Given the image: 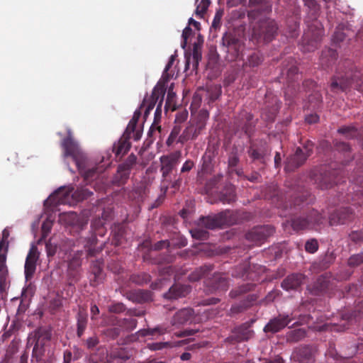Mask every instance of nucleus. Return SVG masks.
<instances>
[{"label":"nucleus","mask_w":363,"mask_h":363,"mask_svg":"<svg viewBox=\"0 0 363 363\" xmlns=\"http://www.w3.org/2000/svg\"><path fill=\"white\" fill-rule=\"evenodd\" d=\"M272 6L268 0H249L248 18L252 27V38L257 43H269L278 30L277 23L267 16Z\"/></svg>","instance_id":"nucleus-1"},{"label":"nucleus","mask_w":363,"mask_h":363,"mask_svg":"<svg viewBox=\"0 0 363 363\" xmlns=\"http://www.w3.org/2000/svg\"><path fill=\"white\" fill-rule=\"evenodd\" d=\"M62 147L64 150V157H71L75 162L81 175L86 182L96 179L99 174L102 173L105 168L104 165H98L91 168L86 167V156L79 148L77 143L73 139L71 132H68L67 138L62 142Z\"/></svg>","instance_id":"nucleus-2"},{"label":"nucleus","mask_w":363,"mask_h":363,"mask_svg":"<svg viewBox=\"0 0 363 363\" xmlns=\"http://www.w3.org/2000/svg\"><path fill=\"white\" fill-rule=\"evenodd\" d=\"M252 218L246 211L225 210L218 213H212L206 216H201L195 223L197 227H222L242 224L243 221Z\"/></svg>","instance_id":"nucleus-3"},{"label":"nucleus","mask_w":363,"mask_h":363,"mask_svg":"<svg viewBox=\"0 0 363 363\" xmlns=\"http://www.w3.org/2000/svg\"><path fill=\"white\" fill-rule=\"evenodd\" d=\"M352 86L359 91L363 90V75L354 67L346 71L344 74L337 73L332 79L330 89L333 92L345 91Z\"/></svg>","instance_id":"nucleus-4"},{"label":"nucleus","mask_w":363,"mask_h":363,"mask_svg":"<svg viewBox=\"0 0 363 363\" xmlns=\"http://www.w3.org/2000/svg\"><path fill=\"white\" fill-rule=\"evenodd\" d=\"M165 92L166 86L164 82H160L154 87L151 96H146L144 98L143 103L140 105V108H145L144 113L145 116L149 113V112L155 107L156 103L158 101V104L155 113V121L157 117H160L162 113V106Z\"/></svg>","instance_id":"nucleus-5"},{"label":"nucleus","mask_w":363,"mask_h":363,"mask_svg":"<svg viewBox=\"0 0 363 363\" xmlns=\"http://www.w3.org/2000/svg\"><path fill=\"white\" fill-rule=\"evenodd\" d=\"M247 152L252 162L260 164V169H264L267 161L269 160L271 150L265 140H250Z\"/></svg>","instance_id":"nucleus-6"},{"label":"nucleus","mask_w":363,"mask_h":363,"mask_svg":"<svg viewBox=\"0 0 363 363\" xmlns=\"http://www.w3.org/2000/svg\"><path fill=\"white\" fill-rule=\"evenodd\" d=\"M221 45L228 53L230 61L242 59L243 43L231 33H225L221 41Z\"/></svg>","instance_id":"nucleus-7"},{"label":"nucleus","mask_w":363,"mask_h":363,"mask_svg":"<svg viewBox=\"0 0 363 363\" xmlns=\"http://www.w3.org/2000/svg\"><path fill=\"white\" fill-rule=\"evenodd\" d=\"M74 188L71 186H61L55 190L45 201L44 206L47 208H55L59 205H74V199L72 193Z\"/></svg>","instance_id":"nucleus-8"},{"label":"nucleus","mask_w":363,"mask_h":363,"mask_svg":"<svg viewBox=\"0 0 363 363\" xmlns=\"http://www.w3.org/2000/svg\"><path fill=\"white\" fill-rule=\"evenodd\" d=\"M256 124L257 121L254 120V116L245 110H242L234 121L235 134L241 130L249 138H251L255 132Z\"/></svg>","instance_id":"nucleus-9"},{"label":"nucleus","mask_w":363,"mask_h":363,"mask_svg":"<svg viewBox=\"0 0 363 363\" xmlns=\"http://www.w3.org/2000/svg\"><path fill=\"white\" fill-rule=\"evenodd\" d=\"M181 155L180 151H175L169 155H162L160 157V172L163 178V183L171 182V179H169V175L179 163Z\"/></svg>","instance_id":"nucleus-10"},{"label":"nucleus","mask_w":363,"mask_h":363,"mask_svg":"<svg viewBox=\"0 0 363 363\" xmlns=\"http://www.w3.org/2000/svg\"><path fill=\"white\" fill-rule=\"evenodd\" d=\"M323 218L317 211L313 210L307 217L294 216L291 218V223H284L283 227H307L310 225H323Z\"/></svg>","instance_id":"nucleus-11"},{"label":"nucleus","mask_w":363,"mask_h":363,"mask_svg":"<svg viewBox=\"0 0 363 363\" xmlns=\"http://www.w3.org/2000/svg\"><path fill=\"white\" fill-rule=\"evenodd\" d=\"M9 231L4 228L0 239V282L6 281L8 269L6 264V255L9 248Z\"/></svg>","instance_id":"nucleus-12"},{"label":"nucleus","mask_w":363,"mask_h":363,"mask_svg":"<svg viewBox=\"0 0 363 363\" xmlns=\"http://www.w3.org/2000/svg\"><path fill=\"white\" fill-rule=\"evenodd\" d=\"M339 172L337 170L325 171L323 173L314 174L313 180L318 187L321 189H327L335 184L340 183L341 179L338 177Z\"/></svg>","instance_id":"nucleus-13"},{"label":"nucleus","mask_w":363,"mask_h":363,"mask_svg":"<svg viewBox=\"0 0 363 363\" xmlns=\"http://www.w3.org/2000/svg\"><path fill=\"white\" fill-rule=\"evenodd\" d=\"M323 35V30L321 24L318 22H315L314 24L308 26V30L304 34V41L306 42L311 48L308 50H313L317 48L321 38Z\"/></svg>","instance_id":"nucleus-14"},{"label":"nucleus","mask_w":363,"mask_h":363,"mask_svg":"<svg viewBox=\"0 0 363 363\" xmlns=\"http://www.w3.org/2000/svg\"><path fill=\"white\" fill-rule=\"evenodd\" d=\"M40 252L35 244H32L29 252L27 255L25 266L24 274L27 281L30 280L36 270V262L39 259Z\"/></svg>","instance_id":"nucleus-15"},{"label":"nucleus","mask_w":363,"mask_h":363,"mask_svg":"<svg viewBox=\"0 0 363 363\" xmlns=\"http://www.w3.org/2000/svg\"><path fill=\"white\" fill-rule=\"evenodd\" d=\"M294 319V317L292 316V314H279V315L269 321L264 326V331L272 333H277L288 325Z\"/></svg>","instance_id":"nucleus-16"},{"label":"nucleus","mask_w":363,"mask_h":363,"mask_svg":"<svg viewBox=\"0 0 363 363\" xmlns=\"http://www.w3.org/2000/svg\"><path fill=\"white\" fill-rule=\"evenodd\" d=\"M354 218V212L351 207H342L335 212L330 216V225H346Z\"/></svg>","instance_id":"nucleus-17"},{"label":"nucleus","mask_w":363,"mask_h":363,"mask_svg":"<svg viewBox=\"0 0 363 363\" xmlns=\"http://www.w3.org/2000/svg\"><path fill=\"white\" fill-rule=\"evenodd\" d=\"M206 284L211 293L217 291H225L229 286L228 278L222 273H214L213 277L206 281Z\"/></svg>","instance_id":"nucleus-18"},{"label":"nucleus","mask_w":363,"mask_h":363,"mask_svg":"<svg viewBox=\"0 0 363 363\" xmlns=\"http://www.w3.org/2000/svg\"><path fill=\"white\" fill-rule=\"evenodd\" d=\"M315 354V347L309 345H301L294 352V357L300 363H314Z\"/></svg>","instance_id":"nucleus-19"},{"label":"nucleus","mask_w":363,"mask_h":363,"mask_svg":"<svg viewBox=\"0 0 363 363\" xmlns=\"http://www.w3.org/2000/svg\"><path fill=\"white\" fill-rule=\"evenodd\" d=\"M333 283L330 281V278L327 274L320 276L311 289V293L314 295L318 296L321 294H332Z\"/></svg>","instance_id":"nucleus-20"},{"label":"nucleus","mask_w":363,"mask_h":363,"mask_svg":"<svg viewBox=\"0 0 363 363\" xmlns=\"http://www.w3.org/2000/svg\"><path fill=\"white\" fill-rule=\"evenodd\" d=\"M131 135V133L125 130L121 138L113 144L112 152L116 157L122 158L130 149V138Z\"/></svg>","instance_id":"nucleus-21"},{"label":"nucleus","mask_w":363,"mask_h":363,"mask_svg":"<svg viewBox=\"0 0 363 363\" xmlns=\"http://www.w3.org/2000/svg\"><path fill=\"white\" fill-rule=\"evenodd\" d=\"M308 157L301 147H297L294 154L287 159L285 169L289 172L294 171L301 166Z\"/></svg>","instance_id":"nucleus-22"},{"label":"nucleus","mask_w":363,"mask_h":363,"mask_svg":"<svg viewBox=\"0 0 363 363\" xmlns=\"http://www.w3.org/2000/svg\"><path fill=\"white\" fill-rule=\"evenodd\" d=\"M306 276L301 273H294L287 276L281 282V287L286 291L297 290L303 284Z\"/></svg>","instance_id":"nucleus-23"},{"label":"nucleus","mask_w":363,"mask_h":363,"mask_svg":"<svg viewBox=\"0 0 363 363\" xmlns=\"http://www.w3.org/2000/svg\"><path fill=\"white\" fill-rule=\"evenodd\" d=\"M194 315L192 308H184L178 311L172 317L171 324L173 326L179 328V326L191 321Z\"/></svg>","instance_id":"nucleus-24"},{"label":"nucleus","mask_w":363,"mask_h":363,"mask_svg":"<svg viewBox=\"0 0 363 363\" xmlns=\"http://www.w3.org/2000/svg\"><path fill=\"white\" fill-rule=\"evenodd\" d=\"M287 87L286 88V96L291 97L296 92V87L298 84L297 81L299 79L298 69L296 66H291L287 71Z\"/></svg>","instance_id":"nucleus-25"},{"label":"nucleus","mask_w":363,"mask_h":363,"mask_svg":"<svg viewBox=\"0 0 363 363\" xmlns=\"http://www.w3.org/2000/svg\"><path fill=\"white\" fill-rule=\"evenodd\" d=\"M46 341L43 340L42 338H38L34 335H30L28 339V344L34 343V347L32 352V357L35 358L37 362L41 360L42 357L45 352V345Z\"/></svg>","instance_id":"nucleus-26"},{"label":"nucleus","mask_w":363,"mask_h":363,"mask_svg":"<svg viewBox=\"0 0 363 363\" xmlns=\"http://www.w3.org/2000/svg\"><path fill=\"white\" fill-rule=\"evenodd\" d=\"M127 298L135 303H145L152 299V293L148 290L135 289L126 293Z\"/></svg>","instance_id":"nucleus-27"},{"label":"nucleus","mask_w":363,"mask_h":363,"mask_svg":"<svg viewBox=\"0 0 363 363\" xmlns=\"http://www.w3.org/2000/svg\"><path fill=\"white\" fill-rule=\"evenodd\" d=\"M201 37L199 36V40H200V38ZM203 43V39H201V43L198 41L197 43H194L193 45V51H192V56L186 57V68L189 67V65L191 63V60H192V69H197L200 60H201V45Z\"/></svg>","instance_id":"nucleus-28"},{"label":"nucleus","mask_w":363,"mask_h":363,"mask_svg":"<svg viewBox=\"0 0 363 363\" xmlns=\"http://www.w3.org/2000/svg\"><path fill=\"white\" fill-rule=\"evenodd\" d=\"M58 222L63 227H81L79 224V216L74 211L60 213Z\"/></svg>","instance_id":"nucleus-29"},{"label":"nucleus","mask_w":363,"mask_h":363,"mask_svg":"<svg viewBox=\"0 0 363 363\" xmlns=\"http://www.w3.org/2000/svg\"><path fill=\"white\" fill-rule=\"evenodd\" d=\"M191 291V288L187 285L174 284L164 294V297L169 299H177L180 297L186 296Z\"/></svg>","instance_id":"nucleus-30"},{"label":"nucleus","mask_w":363,"mask_h":363,"mask_svg":"<svg viewBox=\"0 0 363 363\" xmlns=\"http://www.w3.org/2000/svg\"><path fill=\"white\" fill-rule=\"evenodd\" d=\"M337 58V53L335 50L332 48H326L323 50L320 62L321 66L324 69L329 68L335 64Z\"/></svg>","instance_id":"nucleus-31"},{"label":"nucleus","mask_w":363,"mask_h":363,"mask_svg":"<svg viewBox=\"0 0 363 363\" xmlns=\"http://www.w3.org/2000/svg\"><path fill=\"white\" fill-rule=\"evenodd\" d=\"M55 213L45 211L33 222L31 227H52L55 224Z\"/></svg>","instance_id":"nucleus-32"},{"label":"nucleus","mask_w":363,"mask_h":363,"mask_svg":"<svg viewBox=\"0 0 363 363\" xmlns=\"http://www.w3.org/2000/svg\"><path fill=\"white\" fill-rule=\"evenodd\" d=\"M213 268V265L211 264H204L198 268H196L189 275V280L192 282L197 281L212 272Z\"/></svg>","instance_id":"nucleus-33"},{"label":"nucleus","mask_w":363,"mask_h":363,"mask_svg":"<svg viewBox=\"0 0 363 363\" xmlns=\"http://www.w3.org/2000/svg\"><path fill=\"white\" fill-rule=\"evenodd\" d=\"M264 60L262 54L259 50H252L244 60V67H258Z\"/></svg>","instance_id":"nucleus-34"},{"label":"nucleus","mask_w":363,"mask_h":363,"mask_svg":"<svg viewBox=\"0 0 363 363\" xmlns=\"http://www.w3.org/2000/svg\"><path fill=\"white\" fill-rule=\"evenodd\" d=\"M90 284L95 286H97L103 279V272L101 263L94 261L91 265Z\"/></svg>","instance_id":"nucleus-35"},{"label":"nucleus","mask_w":363,"mask_h":363,"mask_svg":"<svg viewBox=\"0 0 363 363\" xmlns=\"http://www.w3.org/2000/svg\"><path fill=\"white\" fill-rule=\"evenodd\" d=\"M236 194L235 186L231 184H225L223 189L220 192L219 199L224 203H230L235 201Z\"/></svg>","instance_id":"nucleus-36"},{"label":"nucleus","mask_w":363,"mask_h":363,"mask_svg":"<svg viewBox=\"0 0 363 363\" xmlns=\"http://www.w3.org/2000/svg\"><path fill=\"white\" fill-rule=\"evenodd\" d=\"M88 323V315L86 312L79 311L77 315V335L81 337L85 330L86 329Z\"/></svg>","instance_id":"nucleus-37"},{"label":"nucleus","mask_w":363,"mask_h":363,"mask_svg":"<svg viewBox=\"0 0 363 363\" xmlns=\"http://www.w3.org/2000/svg\"><path fill=\"white\" fill-rule=\"evenodd\" d=\"M130 172L118 165L117 172L113 177V183L117 186L125 184L129 179Z\"/></svg>","instance_id":"nucleus-38"},{"label":"nucleus","mask_w":363,"mask_h":363,"mask_svg":"<svg viewBox=\"0 0 363 363\" xmlns=\"http://www.w3.org/2000/svg\"><path fill=\"white\" fill-rule=\"evenodd\" d=\"M257 296L255 294H249L246 297V300L242 301L239 304H235L231 307L233 313H240L250 307L253 302L257 300Z\"/></svg>","instance_id":"nucleus-39"},{"label":"nucleus","mask_w":363,"mask_h":363,"mask_svg":"<svg viewBox=\"0 0 363 363\" xmlns=\"http://www.w3.org/2000/svg\"><path fill=\"white\" fill-rule=\"evenodd\" d=\"M253 335V331L247 327H240L237 332L231 336V338L236 342L246 341L250 339Z\"/></svg>","instance_id":"nucleus-40"},{"label":"nucleus","mask_w":363,"mask_h":363,"mask_svg":"<svg viewBox=\"0 0 363 363\" xmlns=\"http://www.w3.org/2000/svg\"><path fill=\"white\" fill-rule=\"evenodd\" d=\"M194 212V205L192 201H188L186 202L185 206L179 212V216L184 220V223L186 224H191L189 220L191 218L192 214Z\"/></svg>","instance_id":"nucleus-41"},{"label":"nucleus","mask_w":363,"mask_h":363,"mask_svg":"<svg viewBox=\"0 0 363 363\" xmlns=\"http://www.w3.org/2000/svg\"><path fill=\"white\" fill-rule=\"evenodd\" d=\"M112 218V211L111 209L108 208L106 210H104L101 213V217L95 219L91 224V227H104L107 225V221L111 220Z\"/></svg>","instance_id":"nucleus-42"},{"label":"nucleus","mask_w":363,"mask_h":363,"mask_svg":"<svg viewBox=\"0 0 363 363\" xmlns=\"http://www.w3.org/2000/svg\"><path fill=\"white\" fill-rule=\"evenodd\" d=\"M306 330L303 328L289 331L286 334V340L289 342H297L306 337Z\"/></svg>","instance_id":"nucleus-43"},{"label":"nucleus","mask_w":363,"mask_h":363,"mask_svg":"<svg viewBox=\"0 0 363 363\" xmlns=\"http://www.w3.org/2000/svg\"><path fill=\"white\" fill-rule=\"evenodd\" d=\"M151 280L150 274L145 272H140L138 274H133L130 277V281L138 285H144L147 284Z\"/></svg>","instance_id":"nucleus-44"},{"label":"nucleus","mask_w":363,"mask_h":363,"mask_svg":"<svg viewBox=\"0 0 363 363\" xmlns=\"http://www.w3.org/2000/svg\"><path fill=\"white\" fill-rule=\"evenodd\" d=\"M115 324L126 330L131 331L136 328L137 320L130 317L117 320Z\"/></svg>","instance_id":"nucleus-45"},{"label":"nucleus","mask_w":363,"mask_h":363,"mask_svg":"<svg viewBox=\"0 0 363 363\" xmlns=\"http://www.w3.org/2000/svg\"><path fill=\"white\" fill-rule=\"evenodd\" d=\"M255 286V284L252 283H247L240 286L238 288L232 290L230 292V296L231 298H237L238 296L247 293L248 291H252Z\"/></svg>","instance_id":"nucleus-46"},{"label":"nucleus","mask_w":363,"mask_h":363,"mask_svg":"<svg viewBox=\"0 0 363 363\" xmlns=\"http://www.w3.org/2000/svg\"><path fill=\"white\" fill-rule=\"evenodd\" d=\"M92 194V192L85 188H79L72 191V196L74 199V204L78 201L86 199Z\"/></svg>","instance_id":"nucleus-47"},{"label":"nucleus","mask_w":363,"mask_h":363,"mask_svg":"<svg viewBox=\"0 0 363 363\" xmlns=\"http://www.w3.org/2000/svg\"><path fill=\"white\" fill-rule=\"evenodd\" d=\"M195 135L194 133V124L188 125L183 133L179 136L178 142L184 143L185 142L190 140H195Z\"/></svg>","instance_id":"nucleus-48"},{"label":"nucleus","mask_w":363,"mask_h":363,"mask_svg":"<svg viewBox=\"0 0 363 363\" xmlns=\"http://www.w3.org/2000/svg\"><path fill=\"white\" fill-rule=\"evenodd\" d=\"M338 133L344 135L347 138L352 139L357 137L360 133L354 126H342L337 130Z\"/></svg>","instance_id":"nucleus-49"},{"label":"nucleus","mask_w":363,"mask_h":363,"mask_svg":"<svg viewBox=\"0 0 363 363\" xmlns=\"http://www.w3.org/2000/svg\"><path fill=\"white\" fill-rule=\"evenodd\" d=\"M175 99H176V94L173 91V84H171V86L169 88L167 96L166 99V103L164 106L165 111H167V109L171 108L172 111L175 109Z\"/></svg>","instance_id":"nucleus-50"},{"label":"nucleus","mask_w":363,"mask_h":363,"mask_svg":"<svg viewBox=\"0 0 363 363\" xmlns=\"http://www.w3.org/2000/svg\"><path fill=\"white\" fill-rule=\"evenodd\" d=\"M143 109V108H140L139 109H137L134 112L133 116L132 119L129 121L128 126L125 129V131H127L131 134H132V133H134L135 129L137 125V123H138V121L141 116V111Z\"/></svg>","instance_id":"nucleus-51"},{"label":"nucleus","mask_w":363,"mask_h":363,"mask_svg":"<svg viewBox=\"0 0 363 363\" xmlns=\"http://www.w3.org/2000/svg\"><path fill=\"white\" fill-rule=\"evenodd\" d=\"M191 236L197 240H205L208 238V232L206 228H189Z\"/></svg>","instance_id":"nucleus-52"},{"label":"nucleus","mask_w":363,"mask_h":363,"mask_svg":"<svg viewBox=\"0 0 363 363\" xmlns=\"http://www.w3.org/2000/svg\"><path fill=\"white\" fill-rule=\"evenodd\" d=\"M277 113V108H272L270 109H264L262 112L261 117L262 118L268 122L272 123L274 121Z\"/></svg>","instance_id":"nucleus-53"},{"label":"nucleus","mask_w":363,"mask_h":363,"mask_svg":"<svg viewBox=\"0 0 363 363\" xmlns=\"http://www.w3.org/2000/svg\"><path fill=\"white\" fill-rule=\"evenodd\" d=\"M38 338H42L43 340L46 342L50 341L52 337L51 331L46 328H39L35 330L33 334H31Z\"/></svg>","instance_id":"nucleus-54"},{"label":"nucleus","mask_w":363,"mask_h":363,"mask_svg":"<svg viewBox=\"0 0 363 363\" xmlns=\"http://www.w3.org/2000/svg\"><path fill=\"white\" fill-rule=\"evenodd\" d=\"M137 156L134 155L133 153H131L120 165L121 166V168H125L130 172L131 171L133 166H135L137 163Z\"/></svg>","instance_id":"nucleus-55"},{"label":"nucleus","mask_w":363,"mask_h":363,"mask_svg":"<svg viewBox=\"0 0 363 363\" xmlns=\"http://www.w3.org/2000/svg\"><path fill=\"white\" fill-rule=\"evenodd\" d=\"M363 263V253L353 255L350 257L347 261L348 266L356 267Z\"/></svg>","instance_id":"nucleus-56"},{"label":"nucleus","mask_w":363,"mask_h":363,"mask_svg":"<svg viewBox=\"0 0 363 363\" xmlns=\"http://www.w3.org/2000/svg\"><path fill=\"white\" fill-rule=\"evenodd\" d=\"M210 4V0H201V1L196 4V14L203 16L206 12Z\"/></svg>","instance_id":"nucleus-57"},{"label":"nucleus","mask_w":363,"mask_h":363,"mask_svg":"<svg viewBox=\"0 0 363 363\" xmlns=\"http://www.w3.org/2000/svg\"><path fill=\"white\" fill-rule=\"evenodd\" d=\"M33 234L36 236L37 233H40V238L37 240L36 243L40 245L43 242L45 238L48 236L50 233L51 228H33Z\"/></svg>","instance_id":"nucleus-58"},{"label":"nucleus","mask_w":363,"mask_h":363,"mask_svg":"<svg viewBox=\"0 0 363 363\" xmlns=\"http://www.w3.org/2000/svg\"><path fill=\"white\" fill-rule=\"evenodd\" d=\"M351 181L354 182L356 185L359 186L362 188V195L363 196V169H357L354 176L351 178Z\"/></svg>","instance_id":"nucleus-59"},{"label":"nucleus","mask_w":363,"mask_h":363,"mask_svg":"<svg viewBox=\"0 0 363 363\" xmlns=\"http://www.w3.org/2000/svg\"><path fill=\"white\" fill-rule=\"evenodd\" d=\"M212 169L211 159L210 156H204L202 157L201 172L204 174H208Z\"/></svg>","instance_id":"nucleus-60"},{"label":"nucleus","mask_w":363,"mask_h":363,"mask_svg":"<svg viewBox=\"0 0 363 363\" xmlns=\"http://www.w3.org/2000/svg\"><path fill=\"white\" fill-rule=\"evenodd\" d=\"M318 249V244L316 240H308L305 244V250L309 253H315Z\"/></svg>","instance_id":"nucleus-61"},{"label":"nucleus","mask_w":363,"mask_h":363,"mask_svg":"<svg viewBox=\"0 0 363 363\" xmlns=\"http://www.w3.org/2000/svg\"><path fill=\"white\" fill-rule=\"evenodd\" d=\"M305 4L311 9L314 18H316L320 6L314 0H306Z\"/></svg>","instance_id":"nucleus-62"},{"label":"nucleus","mask_w":363,"mask_h":363,"mask_svg":"<svg viewBox=\"0 0 363 363\" xmlns=\"http://www.w3.org/2000/svg\"><path fill=\"white\" fill-rule=\"evenodd\" d=\"M125 311V306L122 303H116L108 306V311L113 313H121Z\"/></svg>","instance_id":"nucleus-63"},{"label":"nucleus","mask_w":363,"mask_h":363,"mask_svg":"<svg viewBox=\"0 0 363 363\" xmlns=\"http://www.w3.org/2000/svg\"><path fill=\"white\" fill-rule=\"evenodd\" d=\"M188 111L186 110H182L178 111L175 116L174 123L175 124H182L184 123L188 118Z\"/></svg>","instance_id":"nucleus-64"}]
</instances>
